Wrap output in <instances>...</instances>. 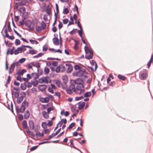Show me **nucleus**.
Instances as JSON below:
<instances>
[{
  "label": "nucleus",
  "instance_id": "obj_1",
  "mask_svg": "<svg viewBox=\"0 0 153 153\" xmlns=\"http://www.w3.org/2000/svg\"><path fill=\"white\" fill-rule=\"evenodd\" d=\"M85 71V69H82L80 70H79L77 71L73 72L72 73V74L74 76L79 77L82 76Z\"/></svg>",
  "mask_w": 153,
  "mask_h": 153
},
{
  "label": "nucleus",
  "instance_id": "obj_2",
  "mask_svg": "<svg viewBox=\"0 0 153 153\" xmlns=\"http://www.w3.org/2000/svg\"><path fill=\"white\" fill-rule=\"evenodd\" d=\"M85 48H87V50L90 53V54L88 56H85V58L86 59H90L93 58V56L94 53L90 49H89L88 47H86V46L85 47V53H86V49Z\"/></svg>",
  "mask_w": 153,
  "mask_h": 153
},
{
  "label": "nucleus",
  "instance_id": "obj_3",
  "mask_svg": "<svg viewBox=\"0 0 153 153\" xmlns=\"http://www.w3.org/2000/svg\"><path fill=\"white\" fill-rule=\"evenodd\" d=\"M85 84L77 85L76 86V89L77 90L80 91L79 94H80L81 92H83L84 91V89H82V88H85Z\"/></svg>",
  "mask_w": 153,
  "mask_h": 153
},
{
  "label": "nucleus",
  "instance_id": "obj_4",
  "mask_svg": "<svg viewBox=\"0 0 153 153\" xmlns=\"http://www.w3.org/2000/svg\"><path fill=\"white\" fill-rule=\"evenodd\" d=\"M26 26L29 29L31 30H34V27L33 26L31 27L32 22L30 20H26L25 23Z\"/></svg>",
  "mask_w": 153,
  "mask_h": 153
},
{
  "label": "nucleus",
  "instance_id": "obj_5",
  "mask_svg": "<svg viewBox=\"0 0 153 153\" xmlns=\"http://www.w3.org/2000/svg\"><path fill=\"white\" fill-rule=\"evenodd\" d=\"M74 82L77 85H82L83 84V81L82 78H78L76 79L74 81Z\"/></svg>",
  "mask_w": 153,
  "mask_h": 153
},
{
  "label": "nucleus",
  "instance_id": "obj_6",
  "mask_svg": "<svg viewBox=\"0 0 153 153\" xmlns=\"http://www.w3.org/2000/svg\"><path fill=\"white\" fill-rule=\"evenodd\" d=\"M29 128L31 130L33 129L34 128V124L33 121L32 120H30L28 122Z\"/></svg>",
  "mask_w": 153,
  "mask_h": 153
},
{
  "label": "nucleus",
  "instance_id": "obj_7",
  "mask_svg": "<svg viewBox=\"0 0 153 153\" xmlns=\"http://www.w3.org/2000/svg\"><path fill=\"white\" fill-rule=\"evenodd\" d=\"M47 85L45 84H42L39 85L38 87V89L42 91H45L47 88Z\"/></svg>",
  "mask_w": 153,
  "mask_h": 153
},
{
  "label": "nucleus",
  "instance_id": "obj_8",
  "mask_svg": "<svg viewBox=\"0 0 153 153\" xmlns=\"http://www.w3.org/2000/svg\"><path fill=\"white\" fill-rule=\"evenodd\" d=\"M147 76V75L146 73L140 72L139 77L142 80L145 79Z\"/></svg>",
  "mask_w": 153,
  "mask_h": 153
},
{
  "label": "nucleus",
  "instance_id": "obj_9",
  "mask_svg": "<svg viewBox=\"0 0 153 153\" xmlns=\"http://www.w3.org/2000/svg\"><path fill=\"white\" fill-rule=\"evenodd\" d=\"M30 115V114L29 111L28 110L26 111L24 115V118L25 119H28Z\"/></svg>",
  "mask_w": 153,
  "mask_h": 153
},
{
  "label": "nucleus",
  "instance_id": "obj_10",
  "mask_svg": "<svg viewBox=\"0 0 153 153\" xmlns=\"http://www.w3.org/2000/svg\"><path fill=\"white\" fill-rule=\"evenodd\" d=\"M79 105L78 108L80 110L83 109L85 105V102H83L81 103V102H79L78 103Z\"/></svg>",
  "mask_w": 153,
  "mask_h": 153
},
{
  "label": "nucleus",
  "instance_id": "obj_11",
  "mask_svg": "<svg viewBox=\"0 0 153 153\" xmlns=\"http://www.w3.org/2000/svg\"><path fill=\"white\" fill-rule=\"evenodd\" d=\"M49 98L48 97H46L45 98H40V101L42 103H47L49 102Z\"/></svg>",
  "mask_w": 153,
  "mask_h": 153
},
{
  "label": "nucleus",
  "instance_id": "obj_12",
  "mask_svg": "<svg viewBox=\"0 0 153 153\" xmlns=\"http://www.w3.org/2000/svg\"><path fill=\"white\" fill-rule=\"evenodd\" d=\"M62 79L63 81V82L65 84V86H64V87L63 86L62 87V88H63L64 89H65V88L67 87V85H66V83L68 82V78L67 76H63L62 77Z\"/></svg>",
  "mask_w": 153,
  "mask_h": 153
},
{
  "label": "nucleus",
  "instance_id": "obj_13",
  "mask_svg": "<svg viewBox=\"0 0 153 153\" xmlns=\"http://www.w3.org/2000/svg\"><path fill=\"white\" fill-rule=\"evenodd\" d=\"M53 44L56 45H59V40L58 38L55 37L53 39Z\"/></svg>",
  "mask_w": 153,
  "mask_h": 153
},
{
  "label": "nucleus",
  "instance_id": "obj_14",
  "mask_svg": "<svg viewBox=\"0 0 153 153\" xmlns=\"http://www.w3.org/2000/svg\"><path fill=\"white\" fill-rule=\"evenodd\" d=\"M42 115L45 119H48L49 118V114L45 111H42Z\"/></svg>",
  "mask_w": 153,
  "mask_h": 153
},
{
  "label": "nucleus",
  "instance_id": "obj_15",
  "mask_svg": "<svg viewBox=\"0 0 153 153\" xmlns=\"http://www.w3.org/2000/svg\"><path fill=\"white\" fill-rule=\"evenodd\" d=\"M69 88L71 90H73V91L75 93H76L77 92V91H76V88H75V85L74 83L70 85Z\"/></svg>",
  "mask_w": 153,
  "mask_h": 153
},
{
  "label": "nucleus",
  "instance_id": "obj_16",
  "mask_svg": "<svg viewBox=\"0 0 153 153\" xmlns=\"http://www.w3.org/2000/svg\"><path fill=\"white\" fill-rule=\"evenodd\" d=\"M26 72V70L25 69H22L21 71H18L17 72L16 74L19 76H20L22 75L24 73Z\"/></svg>",
  "mask_w": 153,
  "mask_h": 153
},
{
  "label": "nucleus",
  "instance_id": "obj_17",
  "mask_svg": "<svg viewBox=\"0 0 153 153\" xmlns=\"http://www.w3.org/2000/svg\"><path fill=\"white\" fill-rule=\"evenodd\" d=\"M73 69V67L72 65H70L66 70L67 72L68 73H71Z\"/></svg>",
  "mask_w": 153,
  "mask_h": 153
},
{
  "label": "nucleus",
  "instance_id": "obj_18",
  "mask_svg": "<svg viewBox=\"0 0 153 153\" xmlns=\"http://www.w3.org/2000/svg\"><path fill=\"white\" fill-rule=\"evenodd\" d=\"M90 62L92 65H95V68L96 71L97 68V65L96 62L94 60H92Z\"/></svg>",
  "mask_w": 153,
  "mask_h": 153
},
{
  "label": "nucleus",
  "instance_id": "obj_19",
  "mask_svg": "<svg viewBox=\"0 0 153 153\" xmlns=\"http://www.w3.org/2000/svg\"><path fill=\"white\" fill-rule=\"evenodd\" d=\"M19 12L22 13L24 14L25 12V8L24 7H20L19 9Z\"/></svg>",
  "mask_w": 153,
  "mask_h": 153
},
{
  "label": "nucleus",
  "instance_id": "obj_20",
  "mask_svg": "<svg viewBox=\"0 0 153 153\" xmlns=\"http://www.w3.org/2000/svg\"><path fill=\"white\" fill-rule=\"evenodd\" d=\"M22 124L23 127V128L24 129H26L27 128V122L26 120H23L22 123Z\"/></svg>",
  "mask_w": 153,
  "mask_h": 153
},
{
  "label": "nucleus",
  "instance_id": "obj_21",
  "mask_svg": "<svg viewBox=\"0 0 153 153\" xmlns=\"http://www.w3.org/2000/svg\"><path fill=\"white\" fill-rule=\"evenodd\" d=\"M26 85L25 84V82L24 83H21L20 85V88L21 89L24 91L26 89Z\"/></svg>",
  "mask_w": 153,
  "mask_h": 153
},
{
  "label": "nucleus",
  "instance_id": "obj_22",
  "mask_svg": "<svg viewBox=\"0 0 153 153\" xmlns=\"http://www.w3.org/2000/svg\"><path fill=\"white\" fill-rule=\"evenodd\" d=\"M28 102L26 100H24L22 103L21 107H22L23 106H28Z\"/></svg>",
  "mask_w": 153,
  "mask_h": 153
},
{
  "label": "nucleus",
  "instance_id": "obj_23",
  "mask_svg": "<svg viewBox=\"0 0 153 153\" xmlns=\"http://www.w3.org/2000/svg\"><path fill=\"white\" fill-rule=\"evenodd\" d=\"M23 98L22 96H20L17 99V103L19 104L20 103L23 101Z\"/></svg>",
  "mask_w": 153,
  "mask_h": 153
},
{
  "label": "nucleus",
  "instance_id": "obj_24",
  "mask_svg": "<svg viewBox=\"0 0 153 153\" xmlns=\"http://www.w3.org/2000/svg\"><path fill=\"white\" fill-rule=\"evenodd\" d=\"M41 26L42 27V29L44 30L46 27V23L44 21H42L41 24Z\"/></svg>",
  "mask_w": 153,
  "mask_h": 153
},
{
  "label": "nucleus",
  "instance_id": "obj_25",
  "mask_svg": "<svg viewBox=\"0 0 153 153\" xmlns=\"http://www.w3.org/2000/svg\"><path fill=\"white\" fill-rule=\"evenodd\" d=\"M74 69L76 71L77 70H79L82 69V67L80 66L79 65H75L74 66Z\"/></svg>",
  "mask_w": 153,
  "mask_h": 153
},
{
  "label": "nucleus",
  "instance_id": "obj_26",
  "mask_svg": "<svg viewBox=\"0 0 153 153\" xmlns=\"http://www.w3.org/2000/svg\"><path fill=\"white\" fill-rule=\"evenodd\" d=\"M37 52V51L34 50H30L29 52H27V53H29L31 55H33L36 54Z\"/></svg>",
  "mask_w": 153,
  "mask_h": 153
},
{
  "label": "nucleus",
  "instance_id": "obj_27",
  "mask_svg": "<svg viewBox=\"0 0 153 153\" xmlns=\"http://www.w3.org/2000/svg\"><path fill=\"white\" fill-rule=\"evenodd\" d=\"M91 92L89 91L86 92L84 94V97H88L91 95Z\"/></svg>",
  "mask_w": 153,
  "mask_h": 153
},
{
  "label": "nucleus",
  "instance_id": "obj_28",
  "mask_svg": "<svg viewBox=\"0 0 153 153\" xmlns=\"http://www.w3.org/2000/svg\"><path fill=\"white\" fill-rule=\"evenodd\" d=\"M56 135L54 133H52L51 135H50L48 137V138L45 139L44 140H48L51 138H52L53 137H55Z\"/></svg>",
  "mask_w": 153,
  "mask_h": 153
},
{
  "label": "nucleus",
  "instance_id": "obj_29",
  "mask_svg": "<svg viewBox=\"0 0 153 153\" xmlns=\"http://www.w3.org/2000/svg\"><path fill=\"white\" fill-rule=\"evenodd\" d=\"M5 36L6 37L8 38L9 39H10L11 40H13L15 38L14 36H9V35L8 34H6L5 35Z\"/></svg>",
  "mask_w": 153,
  "mask_h": 153
},
{
  "label": "nucleus",
  "instance_id": "obj_30",
  "mask_svg": "<svg viewBox=\"0 0 153 153\" xmlns=\"http://www.w3.org/2000/svg\"><path fill=\"white\" fill-rule=\"evenodd\" d=\"M55 83L56 85L58 87H59L61 83L60 80L57 79L55 80Z\"/></svg>",
  "mask_w": 153,
  "mask_h": 153
},
{
  "label": "nucleus",
  "instance_id": "obj_31",
  "mask_svg": "<svg viewBox=\"0 0 153 153\" xmlns=\"http://www.w3.org/2000/svg\"><path fill=\"white\" fill-rule=\"evenodd\" d=\"M69 12V10L68 8H65L63 9V13L65 14H67Z\"/></svg>",
  "mask_w": 153,
  "mask_h": 153
},
{
  "label": "nucleus",
  "instance_id": "obj_32",
  "mask_svg": "<svg viewBox=\"0 0 153 153\" xmlns=\"http://www.w3.org/2000/svg\"><path fill=\"white\" fill-rule=\"evenodd\" d=\"M47 124L46 122H44L42 123V127L44 129L46 128L47 127Z\"/></svg>",
  "mask_w": 153,
  "mask_h": 153
},
{
  "label": "nucleus",
  "instance_id": "obj_33",
  "mask_svg": "<svg viewBox=\"0 0 153 153\" xmlns=\"http://www.w3.org/2000/svg\"><path fill=\"white\" fill-rule=\"evenodd\" d=\"M25 109V106H23L22 107H21V106L20 108L19 109V111L20 112H21V113H23Z\"/></svg>",
  "mask_w": 153,
  "mask_h": 153
},
{
  "label": "nucleus",
  "instance_id": "obj_34",
  "mask_svg": "<svg viewBox=\"0 0 153 153\" xmlns=\"http://www.w3.org/2000/svg\"><path fill=\"white\" fill-rule=\"evenodd\" d=\"M118 77L120 79L123 80H125V77L124 76H122L120 75L119 74L118 75Z\"/></svg>",
  "mask_w": 153,
  "mask_h": 153
},
{
  "label": "nucleus",
  "instance_id": "obj_35",
  "mask_svg": "<svg viewBox=\"0 0 153 153\" xmlns=\"http://www.w3.org/2000/svg\"><path fill=\"white\" fill-rule=\"evenodd\" d=\"M31 82L32 85H33L34 86H36L38 83V82L37 80H36L34 81H31Z\"/></svg>",
  "mask_w": 153,
  "mask_h": 153
},
{
  "label": "nucleus",
  "instance_id": "obj_36",
  "mask_svg": "<svg viewBox=\"0 0 153 153\" xmlns=\"http://www.w3.org/2000/svg\"><path fill=\"white\" fill-rule=\"evenodd\" d=\"M50 70L49 68L47 67H45L44 69V72L46 74H48Z\"/></svg>",
  "mask_w": 153,
  "mask_h": 153
},
{
  "label": "nucleus",
  "instance_id": "obj_37",
  "mask_svg": "<svg viewBox=\"0 0 153 153\" xmlns=\"http://www.w3.org/2000/svg\"><path fill=\"white\" fill-rule=\"evenodd\" d=\"M54 16H55V20H54V21L52 25V26H55V25L56 23V19H57V15H56V13H55V14H54Z\"/></svg>",
  "mask_w": 153,
  "mask_h": 153
},
{
  "label": "nucleus",
  "instance_id": "obj_38",
  "mask_svg": "<svg viewBox=\"0 0 153 153\" xmlns=\"http://www.w3.org/2000/svg\"><path fill=\"white\" fill-rule=\"evenodd\" d=\"M19 95V93L18 91H15L14 93V97L16 98H18Z\"/></svg>",
  "mask_w": 153,
  "mask_h": 153
},
{
  "label": "nucleus",
  "instance_id": "obj_39",
  "mask_svg": "<svg viewBox=\"0 0 153 153\" xmlns=\"http://www.w3.org/2000/svg\"><path fill=\"white\" fill-rule=\"evenodd\" d=\"M75 123H71L68 128V129H71L75 126Z\"/></svg>",
  "mask_w": 153,
  "mask_h": 153
},
{
  "label": "nucleus",
  "instance_id": "obj_40",
  "mask_svg": "<svg viewBox=\"0 0 153 153\" xmlns=\"http://www.w3.org/2000/svg\"><path fill=\"white\" fill-rule=\"evenodd\" d=\"M60 68L61 67L60 66H57L55 69L56 72L57 73L59 72L60 70Z\"/></svg>",
  "mask_w": 153,
  "mask_h": 153
},
{
  "label": "nucleus",
  "instance_id": "obj_41",
  "mask_svg": "<svg viewBox=\"0 0 153 153\" xmlns=\"http://www.w3.org/2000/svg\"><path fill=\"white\" fill-rule=\"evenodd\" d=\"M38 82L40 83H42L44 82V79L43 78V77L42 78L39 79L38 81Z\"/></svg>",
  "mask_w": 153,
  "mask_h": 153
},
{
  "label": "nucleus",
  "instance_id": "obj_42",
  "mask_svg": "<svg viewBox=\"0 0 153 153\" xmlns=\"http://www.w3.org/2000/svg\"><path fill=\"white\" fill-rule=\"evenodd\" d=\"M80 30H78V34L80 36L81 38L83 36H82V28H81V29H80Z\"/></svg>",
  "mask_w": 153,
  "mask_h": 153
},
{
  "label": "nucleus",
  "instance_id": "obj_43",
  "mask_svg": "<svg viewBox=\"0 0 153 153\" xmlns=\"http://www.w3.org/2000/svg\"><path fill=\"white\" fill-rule=\"evenodd\" d=\"M48 91L51 93L53 94L54 93V91L53 89L50 87H49L48 88Z\"/></svg>",
  "mask_w": 153,
  "mask_h": 153
},
{
  "label": "nucleus",
  "instance_id": "obj_44",
  "mask_svg": "<svg viewBox=\"0 0 153 153\" xmlns=\"http://www.w3.org/2000/svg\"><path fill=\"white\" fill-rule=\"evenodd\" d=\"M38 146H33V147H31L30 149V150L31 151H34V150H35L37 148Z\"/></svg>",
  "mask_w": 153,
  "mask_h": 153
},
{
  "label": "nucleus",
  "instance_id": "obj_45",
  "mask_svg": "<svg viewBox=\"0 0 153 153\" xmlns=\"http://www.w3.org/2000/svg\"><path fill=\"white\" fill-rule=\"evenodd\" d=\"M66 91L67 94H71L72 93V90L70 88H67L66 89Z\"/></svg>",
  "mask_w": 153,
  "mask_h": 153
},
{
  "label": "nucleus",
  "instance_id": "obj_46",
  "mask_svg": "<svg viewBox=\"0 0 153 153\" xmlns=\"http://www.w3.org/2000/svg\"><path fill=\"white\" fill-rule=\"evenodd\" d=\"M7 28L8 31L9 32H10L12 31V29L10 27V22H9L7 25Z\"/></svg>",
  "mask_w": 153,
  "mask_h": 153
},
{
  "label": "nucleus",
  "instance_id": "obj_47",
  "mask_svg": "<svg viewBox=\"0 0 153 153\" xmlns=\"http://www.w3.org/2000/svg\"><path fill=\"white\" fill-rule=\"evenodd\" d=\"M15 44L16 45H17L20 44V41L19 39H16L15 40Z\"/></svg>",
  "mask_w": 153,
  "mask_h": 153
},
{
  "label": "nucleus",
  "instance_id": "obj_48",
  "mask_svg": "<svg viewBox=\"0 0 153 153\" xmlns=\"http://www.w3.org/2000/svg\"><path fill=\"white\" fill-rule=\"evenodd\" d=\"M56 10V15L58 14L59 12V7L57 4H55Z\"/></svg>",
  "mask_w": 153,
  "mask_h": 153
},
{
  "label": "nucleus",
  "instance_id": "obj_49",
  "mask_svg": "<svg viewBox=\"0 0 153 153\" xmlns=\"http://www.w3.org/2000/svg\"><path fill=\"white\" fill-rule=\"evenodd\" d=\"M25 58H22L19 60V62L20 63H22L25 61Z\"/></svg>",
  "mask_w": 153,
  "mask_h": 153
},
{
  "label": "nucleus",
  "instance_id": "obj_50",
  "mask_svg": "<svg viewBox=\"0 0 153 153\" xmlns=\"http://www.w3.org/2000/svg\"><path fill=\"white\" fill-rule=\"evenodd\" d=\"M21 96H22L23 98L25 97L26 96V94L24 92H22L20 94Z\"/></svg>",
  "mask_w": 153,
  "mask_h": 153
},
{
  "label": "nucleus",
  "instance_id": "obj_51",
  "mask_svg": "<svg viewBox=\"0 0 153 153\" xmlns=\"http://www.w3.org/2000/svg\"><path fill=\"white\" fill-rule=\"evenodd\" d=\"M53 107H49L47 108V112L49 114L51 111L53 110Z\"/></svg>",
  "mask_w": 153,
  "mask_h": 153
},
{
  "label": "nucleus",
  "instance_id": "obj_52",
  "mask_svg": "<svg viewBox=\"0 0 153 153\" xmlns=\"http://www.w3.org/2000/svg\"><path fill=\"white\" fill-rule=\"evenodd\" d=\"M60 68L61 71L62 72L64 71L65 70V68L64 66L62 65Z\"/></svg>",
  "mask_w": 153,
  "mask_h": 153
},
{
  "label": "nucleus",
  "instance_id": "obj_53",
  "mask_svg": "<svg viewBox=\"0 0 153 153\" xmlns=\"http://www.w3.org/2000/svg\"><path fill=\"white\" fill-rule=\"evenodd\" d=\"M83 98V97L82 96L79 97H77L75 98V100L76 101H78L82 99Z\"/></svg>",
  "mask_w": 153,
  "mask_h": 153
},
{
  "label": "nucleus",
  "instance_id": "obj_54",
  "mask_svg": "<svg viewBox=\"0 0 153 153\" xmlns=\"http://www.w3.org/2000/svg\"><path fill=\"white\" fill-rule=\"evenodd\" d=\"M47 124V125L49 126H52L53 124L52 121V120L48 121V124Z\"/></svg>",
  "mask_w": 153,
  "mask_h": 153
},
{
  "label": "nucleus",
  "instance_id": "obj_55",
  "mask_svg": "<svg viewBox=\"0 0 153 153\" xmlns=\"http://www.w3.org/2000/svg\"><path fill=\"white\" fill-rule=\"evenodd\" d=\"M57 30V29L56 26H53V27L52 29V30L54 33H55L56 31Z\"/></svg>",
  "mask_w": 153,
  "mask_h": 153
},
{
  "label": "nucleus",
  "instance_id": "obj_56",
  "mask_svg": "<svg viewBox=\"0 0 153 153\" xmlns=\"http://www.w3.org/2000/svg\"><path fill=\"white\" fill-rule=\"evenodd\" d=\"M52 65L56 67L58 65V62L56 61H53L52 63Z\"/></svg>",
  "mask_w": 153,
  "mask_h": 153
},
{
  "label": "nucleus",
  "instance_id": "obj_57",
  "mask_svg": "<svg viewBox=\"0 0 153 153\" xmlns=\"http://www.w3.org/2000/svg\"><path fill=\"white\" fill-rule=\"evenodd\" d=\"M48 49L47 46L46 45H45L43 47V51H46Z\"/></svg>",
  "mask_w": 153,
  "mask_h": 153
},
{
  "label": "nucleus",
  "instance_id": "obj_58",
  "mask_svg": "<svg viewBox=\"0 0 153 153\" xmlns=\"http://www.w3.org/2000/svg\"><path fill=\"white\" fill-rule=\"evenodd\" d=\"M15 65L14 64V63H13L10 65V69H13V70L14 69V68L15 67Z\"/></svg>",
  "mask_w": 153,
  "mask_h": 153
},
{
  "label": "nucleus",
  "instance_id": "obj_59",
  "mask_svg": "<svg viewBox=\"0 0 153 153\" xmlns=\"http://www.w3.org/2000/svg\"><path fill=\"white\" fill-rule=\"evenodd\" d=\"M42 29L40 26L37 27L36 28V30L37 32H40L41 31Z\"/></svg>",
  "mask_w": 153,
  "mask_h": 153
},
{
  "label": "nucleus",
  "instance_id": "obj_60",
  "mask_svg": "<svg viewBox=\"0 0 153 153\" xmlns=\"http://www.w3.org/2000/svg\"><path fill=\"white\" fill-rule=\"evenodd\" d=\"M62 21L63 23L65 24H66L68 23V20L67 19H63Z\"/></svg>",
  "mask_w": 153,
  "mask_h": 153
},
{
  "label": "nucleus",
  "instance_id": "obj_61",
  "mask_svg": "<svg viewBox=\"0 0 153 153\" xmlns=\"http://www.w3.org/2000/svg\"><path fill=\"white\" fill-rule=\"evenodd\" d=\"M63 27V25L61 22H59V23L58 25V28L59 30H60L61 28Z\"/></svg>",
  "mask_w": 153,
  "mask_h": 153
},
{
  "label": "nucleus",
  "instance_id": "obj_62",
  "mask_svg": "<svg viewBox=\"0 0 153 153\" xmlns=\"http://www.w3.org/2000/svg\"><path fill=\"white\" fill-rule=\"evenodd\" d=\"M73 139H71L70 140V142L71 143V145L70 146L73 147L74 146H75L73 143Z\"/></svg>",
  "mask_w": 153,
  "mask_h": 153
},
{
  "label": "nucleus",
  "instance_id": "obj_63",
  "mask_svg": "<svg viewBox=\"0 0 153 153\" xmlns=\"http://www.w3.org/2000/svg\"><path fill=\"white\" fill-rule=\"evenodd\" d=\"M18 117L20 120H22L23 119V115L22 114H19L18 115Z\"/></svg>",
  "mask_w": 153,
  "mask_h": 153
},
{
  "label": "nucleus",
  "instance_id": "obj_64",
  "mask_svg": "<svg viewBox=\"0 0 153 153\" xmlns=\"http://www.w3.org/2000/svg\"><path fill=\"white\" fill-rule=\"evenodd\" d=\"M43 19L45 21L47 22L48 20L47 16L46 14H45L44 15Z\"/></svg>",
  "mask_w": 153,
  "mask_h": 153
}]
</instances>
